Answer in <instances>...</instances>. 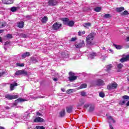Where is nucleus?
<instances>
[{"mask_svg": "<svg viewBox=\"0 0 129 129\" xmlns=\"http://www.w3.org/2000/svg\"><path fill=\"white\" fill-rule=\"evenodd\" d=\"M94 38V33H91L88 35L86 37V42L88 45H91L92 44V41Z\"/></svg>", "mask_w": 129, "mask_h": 129, "instance_id": "f257e3e1", "label": "nucleus"}, {"mask_svg": "<svg viewBox=\"0 0 129 129\" xmlns=\"http://www.w3.org/2000/svg\"><path fill=\"white\" fill-rule=\"evenodd\" d=\"M116 87H117V84L115 82H113L108 84L107 88L108 90H112V89H116Z\"/></svg>", "mask_w": 129, "mask_h": 129, "instance_id": "f03ea898", "label": "nucleus"}, {"mask_svg": "<svg viewBox=\"0 0 129 129\" xmlns=\"http://www.w3.org/2000/svg\"><path fill=\"white\" fill-rule=\"evenodd\" d=\"M69 74L70 76L69 77V79L71 82H72V81H74V80H76V79H77V76H75V74L72 72H70Z\"/></svg>", "mask_w": 129, "mask_h": 129, "instance_id": "7ed1b4c3", "label": "nucleus"}, {"mask_svg": "<svg viewBox=\"0 0 129 129\" xmlns=\"http://www.w3.org/2000/svg\"><path fill=\"white\" fill-rule=\"evenodd\" d=\"M92 84H93L94 86H95V85H98V86L104 85V82L102 81V80H98L97 81H95L92 83Z\"/></svg>", "mask_w": 129, "mask_h": 129, "instance_id": "20e7f679", "label": "nucleus"}, {"mask_svg": "<svg viewBox=\"0 0 129 129\" xmlns=\"http://www.w3.org/2000/svg\"><path fill=\"white\" fill-rule=\"evenodd\" d=\"M19 97V95H12L10 94H7L5 95V98L9 99V100H12V99H16Z\"/></svg>", "mask_w": 129, "mask_h": 129, "instance_id": "39448f33", "label": "nucleus"}, {"mask_svg": "<svg viewBox=\"0 0 129 129\" xmlns=\"http://www.w3.org/2000/svg\"><path fill=\"white\" fill-rule=\"evenodd\" d=\"M16 75H28V73L25 70H19L16 72Z\"/></svg>", "mask_w": 129, "mask_h": 129, "instance_id": "423d86ee", "label": "nucleus"}, {"mask_svg": "<svg viewBox=\"0 0 129 129\" xmlns=\"http://www.w3.org/2000/svg\"><path fill=\"white\" fill-rule=\"evenodd\" d=\"M61 26H62V24L59 22H56L52 25V29L53 30H58V29H60Z\"/></svg>", "mask_w": 129, "mask_h": 129, "instance_id": "0eeeda50", "label": "nucleus"}, {"mask_svg": "<svg viewBox=\"0 0 129 129\" xmlns=\"http://www.w3.org/2000/svg\"><path fill=\"white\" fill-rule=\"evenodd\" d=\"M24 101H27V100L19 98L17 100H15V103L11 104V106H16L17 102H24Z\"/></svg>", "mask_w": 129, "mask_h": 129, "instance_id": "6e6552de", "label": "nucleus"}, {"mask_svg": "<svg viewBox=\"0 0 129 129\" xmlns=\"http://www.w3.org/2000/svg\"><path fill=\"white\" fill-rule=\"evenodd\" d=\"M107 118L108 119V122H109V124H111V123H115V120H114V119H113L112 116H108L107 117Z\"/></svg>", "mask_w": 129, "mask_h": 129, "instance_id": "1a4fd4ad", "label": "nucleus"}, {"mask_svg": "<svg viewBox=\"0 0 129 129\" xmlns=\"http://www.w3.org/2000/svg\"><path fill=\"white\" fill-rule=\"evenodd\" d=\"M120 62L121 63H123V62H126L127 61H129V54L126 55L125 57H122L120 59Z\"/></svg>", "mask_w": 129, "mask_h": 129, "instance_id": "9d476101", "label": "nucleus"}, {"mask_svg": "<svg viewBox=\"0 0 129 129\" xmlns=\"http://www.w3.org/2000/svg\"><path fill=\"white\" fill-rule=\"evenodd\" d=\"M30 117V113L28 112H25L23 116L22 117V119H24V120H27Z\"/></svg>", "mask_w": 129, "mask_h": 129, "instance_id": "9b49d317", "label": "nucleus"}, {"mask_svg": "<svg viewBox=\"0 0 129 129\" xmlns=\"http://www.w3.org/2000/svg\"><path fill=\"white\" fill-rule=\"evenodd\" d=\"M85 46V44L84 43V41L82 40V41L77 44L76 45V48H82V47H84Z\"/></svg>", "mask_w": 129, "mask_h": 129, "instance_id": "f8f14e48", "label": "nucleus"}, {"mask_svg": "<svg viewBox=\"0 0 129 129\" xmlns=\"http://www.w3.org/2000/svg\"><path fill=\"white\" fill-rule=\"evenodd\" d=\"M58 3L56 0H49L48 4L49 6H56Z\"/></svg>", "mask_w": 129, "mask_h": 129, "instance_id": "ddd939ff", "label": "nucleus"}, {"mask_svg": "<svg viewBox=\"0 0 129 129\" xmlns=\"http://www.w3.org/2000/svg\"><path fill=\"white\" fill-rule=\"evenodd\" d=\"M34 122H44V119L37 117L34 119Z\"/></svg>", "mask_w": 129, "mask_h": 129, "instance_id": "4468645a", "label": "nucleus"}, {"mask_svg": "<svg viewBox=\"0 0 129 129\" xmlns=\"http://www.w3.org/2000/svg\"><path fill=\"white\" fill-rule=\"evenodd\" d=\"M2 2L5 5H11L14 3L13 0H2Z\"/></svg>", "mask_w": 129, "mask_h": 129, "instance_id": "2eb2a0df", "label": "nucleus"}, {"mask_svg": "<svg viewBox=\"0 0 129 129\" xmlns=\"http://www.w3.org/2000/svg\"><path fill=\"white\" fill-rule=\"evenodd\" d=\"M85 101H84V99H80L79 102L78 103V106H82L83 104H84V103Z\"/></svg>", "mask_w": 129, "mask_h": 129, "instance_id": "dca6fc26", "label": "nucleus"}, {"mask_svg": "<svg viewBox=\"0 0 129 129\" xmlns=\"http://www.w3.org/2000/svg\"><path fill=\"white\" fill-rule=\"evenodd\" d=\"M73 109V106H70L66 107V110L67 112H68V113H71L72 112Z\"/></svg>", "mask_w": 129, "mask_h": 129, "instance_id": "f3484780", "label": "nucleus"}, {"mask_svg": "<svg viewBox=\"0 0 129 129\" xmlns=\"http://www.w3.org/2000/svg\"><path fill=\"white\" fill-rule=\"evenodd\" d=\"M61 21H62V22H63L64 25H66V26H67L69 22V19L68 18H62L61 19Z\"/></svg>", "mask_w": 129, "mask_h": 129, "instance_id": "a211bd4d", "label": "nucleus"}, {"mask_svg": "<svg viewBox=\"0 0 129 129\" xmlns=\"http://www.w3.org/2000/svg\"><path fill=\"white\" fill-rule=\"evenodd\" d=\"M96 56L95 53H92L88 55L89 59H94V57Z\"/></svg>", "mask_w": 129, "mask_h": 129, "instance_id": "6ab92c4d", "label": "nucleus"}, {"mask_svg": "<svg viewBox=\"0 0 129 129\" xmlns=\"http://www.w3.org/2000/svg\"><path fill=\"white\" fill-rule=\"evenodd\" d=\"M60 117H63L65 116V109H62L60 112H59Z\"/></svg>", "mask_w": 129, "mask_h": 129, "instance_id": "aec40b11", "label": "nucleus"}, {"mask_svg": "<svg viewBox=\"0 0 129 129\" xmlns=\"http://www.w3.org/2000/svg\"><path fill=\"white\" fill-rule=\"evenodd\" d=\"M31 55V53L30 52H26L22 54V58H26V57H29Z\"/></svg>", "mask_w": 129, "mask_h": 129, "instance_id": "412c9836", "label": "nucleus"}, {"mask_svg": "<svg viewBox=\"0 0 129 129\" xmlns=\"http://www.w3.org/2000/svg\"><path fill=\"white\" fill-rule=\"evenodd\" d=\"M18 27L20 29H23V28H24V22L22 21L20 22L18 24Z\"/></svg>", "mask_w": 129, "mask_h": 129, "instance_id": "4be33fe9", "label": "nucleus"}, {"mask_svg": "<svg viewBox=\"0 0 129 129\" xmlns=\"http://www.w3.org/2000/svg\"><path fill=\"white\" fill-rule=\"evenodd\" d=\"M18 86V84L17 83L11 84L10 85V90L11 91H13L14 90L15 86Z\"/></svg>", "mask_w": 129, "mask_h": 129, "instance_id": "5701e85b", "label": "nucleus"}, {"mask_svg": "<svg viewBox=\"0 0 129 129\" xmlns=\"http://www.w3.org/2000/svg\"><path fill=\"white\" fill-rule=\"evenodd\" d=\"M116 11L118 13H121V12H122V11H124V8L123 7L117 8L116 9Z\"/></svg>", "mask_w": 129, "mask_h": 129, "instance_id": "b1692460", "label": "nucleus"}, {"mask_svg": "<svg viewBox=\"0 0 129 129\" xmlns=\"http://www.w3.org/2000/svg\"><path fill=\"white\" fill-rule=\"evenodd\" d=\"M90 26H91V23L88 22V23H85L84 24V27H85V28H86L87 29H88V28H89V27H90Z\"/></svg>", "mask_w": 129, "mask_h": 129, "instance_id": "393cba45", "label": "nucleus"}, {"mask_svg": "<svg viewBox=\"0 0 129 129\" xmlns=\"http://www.w3.org/2000/svg\"><path fill=\"white\" fill-rule=\"evenodd\" d=\"M87 87V85L86 84H82L79 87V89H82L83 88H86Z\"/></svg>", "mask_w": 129, "mask_h": 129, "instance_id": "a878e982", "label": "nucleus"}, {"mask_svg": "<svg viewBox=\"0 0 129 129\" xmlns=\"http://www.w3.org/2000/svg\"><path fill=\"white\" fill-rule=\"evenodd\" d=\"M67 26H69V27H73V26H74V21H69V23Z\"/></svg>", "mask_w": 129, "mask_h": 129, "instance_id": "bb28decb", "label": "nucleus"}, {"mask_svg": "<svg viewBox=\"0 0 129 129\" xmlns=\"http://www.w3.org/2000/svg\"><path fill=\"white\" fill-rule=\"evenodd\" d=\"M94 108H95L94 105H91L89 109V112H92V111L94 110Z\"/></svg>", "mask_w": 129, "mask_h": 129, "instance_id": "cd10ccee", "label": "nucleus"}, {"mask_svg": "<svg viewBox=\"0 0 129 129\" xmlns=\"http://www.w3.org/2000/svg\"><path fill=\"white\" fill-rule=\"evenodd\" d=\"M113 46L117 49V50H120V49H122V46L121 45H117L116 44H113Z\"/></svg>", "mask_w": 129, "mask_h": 129, "instance_id": "c85d7f7f", "label": "nucleus"}, {"mask_svg": "<svg viewBox=\"0 0 129 129\" xmlns=\"http://www.w3.org/2000/svg\"><path fill=\"white\" fill-rule=\"evenodd\" d=\"M47 21H48V17L45 16L44 18H42L41 22L42 23L45 24V23H46Z\"/></svg>", "mask_w": 129, "mask_h": 129, "instance_id": "c756f323", "label": "nucleus"}, {"mask_svg": "<svg viewBox=\"0 0 129 129\" xmlns=\"http://www.w3.org/2000/svg\"><path fill=\"white\" fill-rule=\"evenodd\" d=\"M5 38L12 39L13 38V35L12 34H7L5 36Z\"/></svg>", "mask_w": 129, "mask_h": 129, "instance_id": "7c9ffc66", "label": "nucleus"}, {"mask_svg": "<svg viewBox=\"0 0 129 129\" xmlns=\"http://www.w3.org/2000/svg\"><path fill=\"white\" fill-rule=\"evenodd\" d=\"M31 60L32 63H37L38 62V60H37V59L35 57H31Z\"/></svg>", "mask_w": 129, "mask_h": 129, "instance_id": "2f4dec72", "label": "nucleus"}, {"mask_svg": "<svg viewBox=\"0 0 129 129\" xmlns=\"http://www.w3.org/2000/svg\"><path fill=\"white\" fill-rule=\"evenodd\" d=\"M127 15H128V12L126 10L121 13V16H126Z\"/></svg>", "mask_w": 129, "mask_h": 129, "instance_id": "473e14b6", "label": "nucleus"}, {"mask_svg": "<svg viewBox=\"0 0 129 129\" xmlns=\"http://www.w3.org/2000/svg\"><path fill=\"white\" fill-rule=\"evenodd\" d=\"M94 11L97 12V13L100 12L101 11V8L100 7H96L94 9Z\"/></svg>", "mask_w": 129, "mask_h": 129, "instance_id": "72a5a7b5", "label": "nucleus"}, {"mask_svg": "<svg viewBox=\"0 0 129 129\" xmlns=\"http://www.w3.org/2000/svg\"><path fill=\"white\" fill-rule=\"evenodd\" d=\"M123 99H124V100H128L129 99V96L127 95H124L122 96Z\"/></svg>", "mask_w": 129, "mask_h": 129, "instance_id": "f704fd0d", "label": "nucleus"}, {"mask_svg": "<svg viewBox=\"0 0 129 129\" xmlns=\"http://www.w3.org/2000/svg\"><path fill=\"white\" fill-rule=\"evenodd\" d=\"M16 65L19 67H24L25 66V63H17Z\"/></svg>", "mask_w": 129, "mask_h": 129, "instance_id": "c9c22d12", "label": "nucleus"}, {"mask_svg": "<svg viewBox=\"0 0 129 129\" xmlns=\"http://www.w3.org/2000/svg\"><path fill=\"white\" fill-rule=\"evenodd\" d=\"M117 67L118 69H121V68L123 67V65L121 63H119L117 64Z\"/></svg>", "mask_w": 129, "mask_h": 129, "instance_id": "e433bc0d", "label": "nucleus"}, {"mask_svg": "<svg viewBox=\"0 0 129 129\" xmlns=\"http://www.w3.org/2000/svg\"><path fill=\"white\" fill-rule=\"evenodd\" d=\"M36 129H46L44 126H36Z\"/></svg>", "mask_w": 129, "mask_h": 129, "instance_id": "4c0bfd02", "label": "nucleus"}, {"mask_svg": "<svg viewBox=\"0 0 129 129\" xmlns=\"http://www.w3.org/2000/svg\"><path fill=\"white\" fill-rule=\"evenodd\" d=\"M110 17H111V15L110 14H105L104 16V18H105V19H109V18H110Z\"/></svg>", "mask_w": 129, "mask_h": 129, "instance_id": "58836bf2", "label": "nucleus"}, {"mask_svg": "<svg viewBox=\"0 0 129 129\" xmlns=\"http://www.w3.org/2000/svg\"><path fill=\"white\" fill-rule=\"evenodd\" d=\"M78 34L79 36H82V35H84V34H85V31L82 32L79 31Z\"/></svg>", "mask_w": 129, "mask_h": 129, "instance_id": "ea45409f", "label": "nucleus"}, {"mask_svg": "<svg viewBox=\"0 0 129 129\" xmlns=\"http://www.w3.org/2000/svg\"><path fill=\"white\" fill-rule=\"evenodd\" d=\"M99 95L100 97H102V98L104 97V93L102 92H100L99 94Z\"/></svg>", "mask_w": 129, "mask_h": 129, "instance_id": "a19ab883", "label": "nucleus"}, {"mask_svg": "<svg viewBox=\"0 0 129 129\" xmlns=\"http://www.w3.org/2000/svg\"><path fill=\"white\" fill-rule=\"evenodd\" d=\"M17 7H12V8H11V12H16V11H17Z\"/></svg>", "mask_w": 129, "mask_h": 129, "instance_id": "79ce46f5", "label": "nucleus"}, {"mask_svg": "<svg viewBox=\"0 0 129 129\" xmlns=\"http://www.w3.org/2000/svg\"><path fill=\"white\" fill-rule=\"evenodd\" d=\"M91 105V104H88V103L85 104L84 105V108H88V107H89V106H90Z\"/></svg>", "mask_w": 129, "mask_h": 129, "instance_id": "37998d69", "label": "nucleus"}, {"mask_svg": "<svg viewBox=\"0 0 129 129\" xmlns=\"http://www.w3.org/2000/svg\"><path fill=\"white\" fill-rule=\"evenodd\" d=\"M81 95H82V96H86V92L84 91H82L81 92Z\"/></svg>", "mask_w": 129, "mask_h": 129, "instance_id": "c03bdc74", "label": "nucleus"}, {"mask_svg": "<svg viewBox=\"0 0 129 129\" xmlns=\"http://www.w3.org/2000/svg\"><path fill=\"white\" fill-rule=\"evenodd\" d=\"M106 69H107V71H109V70H110V69H111V66L110 65H108L106 67Z\"/></svg>", "mask_w": 129, "mask_h": 129, "instance_id": "a18cd8bd", "label": "nucleus"}, {"mask_svg": "<svg viewBox=\"0 0 129 129\" xmlns=\"http://www.w3.org/2000/svg\"><path fill=\"white\" fill-rule=\"evenodd\" d=\"M73 91V89H69L67 90V93H68V94H70V93H72Z\"/></svg>", "mask_w": 129, "mask_h": 129, "instance_id": "49530a36", "label": "nucleus"}, {"mask_svg": "<svg viewBox=\"0 0 129 129\" xmlns=\"http://www.w3.org/2000/svg\"><path fill=\"white\" fill-rule=\"evenodd\" d=\"M13 115L15 116V117H16V118H20V115L17 113L13 114Z\"/></svg>", "mask_w": 129, "mask_h": 129, "instance_id": "de8ad7c7", "label": "nucleus"}, {"mask_svg": "<svg viewBox=\"0 0 129 129\" xmlns=\"http://www.w3.org/2000/svg\"><path fill=\"white\" fill-rule=\"evenodd\" d=\"M21 37H22V38H27L28 36L26 34L21 33Z\"/></svg>", "mask_w": 129, "mask_h": 129, "instance_id": "09e8293b", "label": "nucleus"}, {"mask_svg": "<svg viewBox=\"0 0 129 129\" xmlns=\"http://www.w3.org/2000/svg\"><path fill=\"white\" fill-rule=\"evenodd\" d=\"M76 40H77V38H76V37H73L71 39L72 42H74L75 41H76Z\"/></svg>", "mask_w": 129, "mask_h": 129, "instance_id": "8fccbe9b", "label": "nucleus"}, {"mask_svg": "<svg viewBox=\"0 0 129 129\" xmlns=\"http://www.w3.org/2000/svg\"><path fill=\"white\" fill-rule=\"evenodd\" d=\"M124 103H125V100H123L120 102V104H121V105H123Z\"/></svg>", "mask_w": 129, "mask_h": 129, "instance_id": "3c124183", "label": "nucleus"}, {"mask_svg": "<svg viewBox=\"0 0 129 129\" xmlns=\"http://www.w3.org/2000/svg\"><path fill=\"white\" fill-rule=\"evenodd\" d=\"M6 26H7V23H6V22H4L2 25V28H4V27H6Z\"/></svg>", "mask_w": 129, "mask_h": 129, "instance_id": "603ef678", "label": "nucleus"}, {"mask_svg": "<svg viewBox=\"0 0 129 129\" xmlns=\"http://www.w3.org/2000/svg\"><path fill=\"white\" fill-rule=\"evenodd\" d=\"M105 58H106V57H105V56H102L101 57V59L102 60H105Z\"/></svg>", "mask_w": 129, "mask_h": 129, "instance_id": "864d4df0", "label": "nucleus"}, {"mask_svg": "<svg viewBox=\"0 0 129 129\" xmlns=\"http://www.w3.org/2000/svg\"><path fill=\"white\" fill-rule=\"evenodd\" d=\"M109 129H114L113 128V126H112V125L111 124H109Z\"/></svg>", "mask_w": 129, "mask_h": 129, "instance_id": "5fc2aeb1", "label": "nucleus"}, {"mask_svg": "<svg viewBox=\"0 0 129 129\" xmlns=\"http://www.w3.org/2000/svg\"><path fill=\"white\" fill-rule=\"evenodd\" d=\"M36 114H37V115H39V116L42 115V114H41V113H39V112H36Z\"/></svg>", "mask_w": 129, "mask_h": 129, "instance_id": "6e6d98bb", "label": "nucleus"}, {"mask_svg": "<svg viewBox=\"0 0 129 129\" xmlns=\"http://www.w3.org/2000/svg\"><path fill=\"white\" fill-rule=\"evenodd\" d=\"M109 51L110 52V53H113V50L111 48L109 49Z\"/></svg>", "mask_w": 129, "mask_h": 129, "instance_id": "4d7b16f0", "label": "nucleus"}, {"mask_svg": "<svg viewBox=\"0 0 129 129\" xmlns=\"http://www.w3.org/2000/svg\"><path fill=\"white\" fill-rule=\"evenodd\" d=\"M102 49L103 50V51L104 52H105V51H106V49H105V47H102Z\"/></svg>", "mask_w": 129, "mask_h": 129, "instance_id": "13d9d810", "label": "nucleus"}, {"mask_svg": "<svg viewBox=\"0 0 129 129\" xmlns=\"http://www.w3.org/2000/svg\"><path fill=\"white\" fill-rule=\"evenodd\" d=\"M5 109H11V108L9 106H6V107H5Z\"/></svg>", "mask_w": 129, "mask_h": 129, "instance_id": "bf43d9fd", "label": "nucleus"}, {"mask_svg": "<svg viewBox=\"0 0 129 129\" xmlns=\"http://www.w3.org/2000/svg\"><path fill=\"white\" fill-rule=\"evenodd\" d=\"M53 80H54L55 82L58 81V79H57V78H53Z\"/></svg>", "mask_w": 129, "mask_h": 129, "instance_id": "052dcab7", "label": "nucleus"}, {"mask_svg": "<svg viewBox=\"0 0 129 129\" xmlns=\"http://www.w3.org/2000/svg\"><path fill=\"white\" fill-rule=\"evenodd\" d=\"M126 106H129V101H127V102L126 104Z\"/></svg>", "mask_w": 129, "mask_h": 129, "instance_id": "680f3d73", "label": "nucleus"}, {"mask_svg": "<svg viewBox=\"0 0 129 129\" xmlns=\"http://www.w3.org/2000/svg\"><path fill=\"white\" fill-rule=\"evenodd\" d=\"M126 41H127V42H129V36L126 37Z\"/></svg>", "mask_w": 129, "mask_h": 129, "instance_id": "e2e57ef3", "label": "nucleus"}, {"mask_svg": "<svg viewBox=\"0 0 129 129\" xmlns=\"http://www.w3.org/2000/svg\"><path fill=\"white\" fill-rule=\"evenodd\" d=\"M3 75H4V73H0V77H2V76H3Z\"/></svg>", "mask_w": 129, "mask_h": 129, "instance_id": "0e129e2a", "label": "nucleus"}, {"mask_svg": "<svg viewBox=\"0 0 129 129\" xmlns=\"http://www.w3.org/2000/svg\"><path fill=\"white\" fill-rule=\"evenodd\" d=\"M61 91H63V92H65V89H61Z\"/></svg>", "mask_w": 129, "mask_h": 129, "instance_id": "69168bd1", "label": "nucleus"}, {"mask_svg": "<svg viewBox=\"0 0 129 129\" xmlns=\"http://www.w3.org/2000/svg\"><path fill=\"white\" fill-rule=\"evenodd\" d=\"M0 42H3V39H2V37H0Z\"/></svg>", "mask_w": 129, "mask_h": 129, "instance_id": "338daca9", "label": "nucleus"}, {"mask_svg": "<svg viewBox=\"0 0 129 129\" xmlns=\"http://www.w3.org/2000/svg\"><path fill=\"white\" fill-rule=\"evenodd\" d=\"M0 129H5V128L3 126H0Z\"/></svg>", "mask_w": 129, "mask_h": 129, "instance_id": "774afa93", "label": "nucleus"}]
</instances>
